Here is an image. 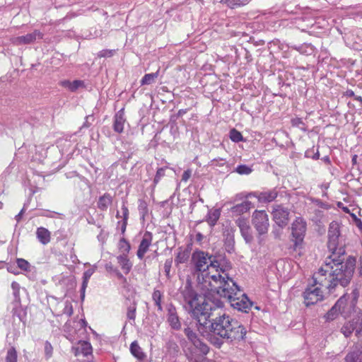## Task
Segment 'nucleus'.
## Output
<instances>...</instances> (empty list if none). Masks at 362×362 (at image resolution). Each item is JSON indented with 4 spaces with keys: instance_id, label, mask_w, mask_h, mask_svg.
Wrapping results in <instances>:
<instances>
[{
    "instance_id": "obj_6",
    "label": "nucleus",
    "mask_w": 362,
    "mask_h": 362,
    "mask_svg": "<svg viewBox=\"0 0 362 362\" xmlns=\"http://www.w3.org/2000/svg\"><path fill=\"white\" fill-rule=\"evenodd\" d=\"M349 296L347 293L342 295L334 303V305L328 310L325 317H333L341 315V317H359L353 312V308L347 303Z\"/></svg>"
},
{
    "instance_id": "obj_9",
    "label": "nucleus",
    "mask_w": 362,
    "mask_h": 362,
    "mask_svg": "<svg viewBox=\"0 0 362 362\" xmlns=\"http://www.w3.org/2000/svg\"><path fill=\"white\" fill-rule=\"evenodd\" d=\"M306 226L305 221L301 217H298L292 223V236L294 242L293 249L295 250L301 245L303 241Z\"/></svg>"
},
{
    "instance_id": "obj_7",
    "label": "nucleus",
    "mask_w": 362,
    "mask_h": 362,
    "mask_svg": "<svg viewBox=\"0 0 362 362\" xmlns=\"http://www.w3.org/2000/svg\"><path fill=\"white\" fill-rule=\"evenodd\" d=\"M221 307L222 303L221 300H217L214 302L201 296L199 300L197 302V305H195L191 311L194 317H199V315L210 317L213 310Z\"/></svg>"
},
{
    "instance_id": "obj_52",
    "label": "nucleus",
    "mask_w": 362,
    "mask_h": 362,
    "mask_svg": "<svg viewBox=\"0 0 362 362\" xmlns=\"http://www.w3.org/2000/svg\"><path fill=\"white\" fill-rule=\"evenodd\" d=\"M259 193H260L259 192H254L248 193L245 195H243V194H237L236 199H242L243 198H249V197H256L257 199V200L259 201L258 194H259Z\"/></svg>"
},
{
    "instance_id": "obj_64",
    "label": "nucleus",
    "mask_w": 362,
    "mask_h": 362,
    "mask_svg": "<svg viewBox=\"0 0 362 362\" xmlns=\"http://www.w3.org/2000/svg\"><path fill=\"white\" fill-rule=\"evenodd\" d=\"M25 211V204L24 205L23 208L21 210V211L15 216V219L18 223L21 221L23 214H24Z\"/></svg>"
},
{
    "instance_id": "obj_1",
    "label": "nucleus",
    "mask_w": 362,
    "mask_h": 362,
    "mask_svg": "<svg viewBox=\"0 0 362 362\" xmlns=\"http://www.w3.org/2000/svg\"><path fill=\"white\" fill-rule=\"evenodd\" d=\"M341 228V223L338 221H333L329 223L327 247L330 254L325 257L317 276L321 284L330 288L337 284H341L342 288L348 286L356 269V258L351 255L345 258V249L339 247Z\"/></svg>"
},
{
    "instance_id": "obj_42",
    "label": "nucleus",
    "mask_w": 362,
    "mask_h": 362,
    "mask_svg": "<svg viewBox=\"0 0 362 362\" xmlns=\"http://www.w3.org/2000/svg\"><path fill=\"white\" fill-rule=\"evenodd\" d=\"M163 295L161 292L158 290H154L153 294H152V298L155 303V305L158 307L159 310H161V299H162Z\"/></svg>"
},
{
    "instance_id": "obj_58",
    "label": "nucleus",
    "mask_w": 362,
    "mask_h": 362,
    "mask_svg": "<svg viewBox=\"0 0 362 362\" xmlns=\"http://www.w3.org/2000/svg\"><path fill=\"white\" fill-rule=\"evenodd\" d=\"M93 272H94V270L92 269H88V270H86L83 273V281H86V283H88V279L92 276Z\"/></svg>"
},
{
    "instance_id": "obj_50",
    "label": "nucleus",
    "mask_w": 362,
    "mask_h": 362,
    "mask_svg": "<svg viewBox=\"0 0 362 362\" xmlns=\"http://www.w3.org/2000/svg\"><path fill=\"white\" fill-rule=\"evenodd\" d=\"M235 223L239 227L240 230L249 226L247 220L246 218H244L243 217H239L235 221Z\"/></svg>"
},
{
    "instance_id": "obj_25",
    "label": "nucleus",
    "mask_w": 362,
    "mask_h": 362,
    "mask_svg": "<svg viewBox=\"0 0 362 362\" xmlns=\"http://www.w3.org/2000/svg\"><path fill=\"white\" fill-rule=\"evenodd\" d=\"M221 216V211L219 209H211L208 211L206 216V221L209 223L211 227H214Z\"/></svg>"
},
{
    "instance_id": "obj_8",
    "label": "nucleus",
    "mask_w": 362,
    "mask_h": 362,
    "mask_svg": "<svg viewBox=\"0 0 362 362\" xmlns=\"http://www.w3.org/2000/svg\"><path fill=\"white\" fill-rule=\"evenodd\" d=\"M214 268L216 269V274H210L209 272L206 271L204 273L198 274L197 276L199 284L202 285L203 287L206 288L208 291H211L212 284H221L222 279H224L226 276L221 270V268H224L223 267H221L219 264V267Z\"/></svg>"
},
{
    "instance_id": "obj_15",
    "label": "nucleus",
    "mask_w": 362,
    "mask_h": 362,
    "mask_svg": "<svg viewBox=\"0 0 362 362\" xmlns=\"http://www.w3.org/2000/svg\"><path fill=\"white\" fill-rule=\"evenodd\" d=\"M152 241V233L150 231H146L142 236L136 252V256L140 260L144 259L146 253L149 250Z\"/></svg>"
},
{
    "instance_id": "obj_32",
    "label": "nucleus",
    "mask_w": 362,
    "mask_h": 362,
    "mask_svg": "<svg viewBox=\"0 0 362 362\" xmlns=\"http://www.w3.org/2000/svg\"><path fill=\"white\" fill-rule=\"evenodd\" d=\"M138 210L141 218L144 219L148 213L147 202L144 199H139Z\"/></svg>"
},
{
    "instance_id": "obj_11",
    "label": "nucleus",
    "mask_w": 362,
    "mask_h": 362,
    "mask_svg": "<svg viewBox=\"0 0 362 362\" xmlns=\"http://www.w3.org/2000/svg\"><path fill=\"white\" fill-rule=\"evenodd\" d=\"M230 303V305L238 310V311H242L243 313H248L249 310L252 308L255 310H260V307L257 305H254L253 303L251 302L245 294L242 295V298L240 299L236 296H233L231 297V299H228Z\"/></svg>"
},
{
    "instance_id": "obj_63",
    "label": "nucleus",
    "mask_w": 362,
    "mask_h": 362,
    "mask_svg": "<svg viewBox=\"0 0 362 362\" xmlns=\"http://www.w3.org/2000/svg\"><path fill=\"white\" fill-rule=\"evenodd\" d=\"M71 81L69 80H64L59 82V85L65 88L70 90Z\"/></svg>"
},
{
    "instance_id": "obj_53",
    "label": "nucleus",
    "mask_w": 362,
    "mask_h": 362,
    "mask_svg": "<svg viewBox=\"0 0 362 362\" xmlns=\"http://www.w3.org/2000/svg\"><path fill=\"white\" fill-rule=\"evenodd\" d=\"M53 347L49 341H46L45 344V353L47 357L49 358L52 355Z\"/></svg>"
},
{
    "instance_id": "obj_18",
    "label": "nucleus",
    "mask_w": 362,
    "mask_h": 362,
    "mask_svg": "<svg viewBox=\"0 0 362 362\" xmlns=\"http://www.w3.org/2000/svg\"><path fill=\"white\" fill-rule=\"evenodd\" d=\"M126 118L124 109L119 110L114 117L113 129L115 132L121 134L123 132Z\"/></svg>"
},
{
    "instance_id": "obj_55",
    "label": "nucleus",
    "mask_w": 362,
    "mask_h": 362,
    "mask_svg": "<svg viewBox=\"0 0 362 362\" xmlns=\"http://www.w3.org/2000/svg\"><path fill=\"white\" fill-rule=\"evenodd\" d=\"M351 217L352 218L356 226L360 230L362 231V221L360 218H358L355 214H351Z\"/></svg>"
},
{
    "instance_id": "obj_56",
    "label": "nucleus",
    "mask_w": 362,
    "mask_h": 362,
    "mask_svg": "<svg viewBox=\"0 0 362 362\" xmlns=\"http://www.w3.org/2000/svg\"><path fill=\"white\" fill-rule=\"evenodd\" d=\"M13 300L12 304H15L16 305H20L21 303V297H20V291H13Z\"/></svg>"
},
{
    "instance_id": "obj_54",
    "label": "nucleus",
    "mask_w": 362,
    "mask_h": 362,
    "mask_svg": "<svg viewBox=\"0 0 362 362\" xmlns=\"http://www.w3.org/2000/svg\"><path fill=\"white\" fill-rule=\"evenodd\" d=\"M121 210H122V220L128 221L129 209L124 202L122 203Z\"/></svg>"
},
{
    "instance_id": "obj_23",
    "label": "nucleus",
    "mask_w": 362,
    "mask_h": 362,
    "mask_svg": "<svg viewBox=\"0 0 362 362\" xmlns=\"http://www.w3.org/2000/svg\"><path fill=\"white\" fill-rule=\"evenodd\" d=\"M178 250L179 251L175 258V264L177 267H178L180 264L187 263L190 256V249L187 248L182 250L181 247H180Z\"/></svg>"
},
{
    "instance_id": "obj_22",
    "label": "nucleus",
    "mask_w": 362,
    "mask_h": 362,
    "mask_svg": "<svg viewBox=\"0 0 362 362\" xmlns=\"http://www.w3.org/2000/svg\"><path fill=\"white\" fill-rule=\"evenodd\" d=\"M131 354L139 361H143L146 358V354L143 351L141 347L136 341H134L130 345Z\"/></svg>"
},
{
    "instance_id": "obj_35",
    "label": "nucleus",
    "mask_w": 362,
    "mask_h": 362,
    "mask_svg": "<svg viewBox=\"0 0 362 362\" xmlns=\"http://www.w3.org/2000/svg\"><path fill=\"white\" fill-rule=\"evenodd\" d=\"M126 305L127 306V317H134L136 314V305L134 300L127 299Z\"/></svg>"
},
{
    "instance_id": "obj_17",
    "label": "nucleus",
    "mask_w": 362,
    "mask_h": 362,
    "mask_svg": "<svg viewBox=\"0 0 362 362\" xmlns=\"http://www.w3.org/2000/svg\"><path fill=\"white\" fill-rule=\"evenodd\" d=\"M254 207L253 204L250 201H244L240 204H238L230 208V212L233 216H241L248 212Z\"/></svg>"
},
{
    "instance_id": "obj_20",
    "label": "nucleus",
    "mask_w": 362,
    "mask_h": 362,
    "mask_svg": "<svg viewBox=\"0 0 362 362\" xmlns=\"http://www.w3.org/2000/svg\"><path fill=\"white\" fill-rule=\"evenodd\" d=\"M279 191L276 188L260 192L259 194H258L259 202L261 203L272 202L277 197Z\"/></svg>"
},
{
    "instance_id": "obj_10",
    "label": "nucleus",
    "mask_w": 362,
    "mask_h": 362,
    "mask_svg": "<svg viewBox=\"0 0 362 362\" xmlns=\"http://www.w3.org/2000/svg\"><path fill=\"white\" fill-rule=\"evenodd\" d=\"M252 224L259 235L266 234L268 231L269 223L268 215L264 210H255L252 214Z\"/></svg>"
},
{
    "instance_id": "obj_62",
    "label": "nucleus",
    "mask_w": 362,
    "mask_h": 362,
    "mask_svg": "<svg viewBox=\"0 0 362 362\" xmlns=\"http://www.w3.org/2000/svg\"><path fill=\"white\" fill-rule=\"evenodd\" d=\"M213 162L215 163V165L216 166H224L226 165L227 168H228V165L226 164V163L224 161L223 159L220 158L219 160L214 159L213 160Z\"/></svg>"
},
{
    "instance_id": "obj_41",
    "label": "nucleus",
    "mask_w": 362,
    "mask_h": 362,
    "mask_svg": "<svg viewBox=\"0 0 362 362\" xmlns=\"http://www.w3.org/2000/svg\"><path fill=\"white\" fill-rule=\"evenodd\" d=\"M17 352L14 347H11L7 351L6 362H17Z\"/></svg>"
},
{
    "instance_id": "obj_47",
    "label": "nucleus",
    "mask_w": 362,
    "mask_h": 362,
    "mask_svg": "<svg viewBox=\"0 0 362 362\" xmlns=\"http://www.w3.org/2000/svg\"><path fill=\"white\" fill-rule=\"evenodd\" d=\"M84 86V82L81 80H74V81H71V87H70V91L75 92L80 87Z\"/></svg>"
},
{
    "instance_id": "obj_43",
    "label": "nucleus",
    "mask_w": 362,
    "mask_h": 362,
    "mask_svg": "<svg viewBox=\"0 0 362 362\" xmlns=\"http://www.w3.org/2000/svg\"><path fill=\"white\" fill-rule=\"evenodd\" d=\"M291 124L293 127H298L303 132L307 131V127L305 126V124L303 122V121L302 120L301 118H299V117L293 118L291 119Z\"/></svg>"
},
{
    "instance_id": "obj_29",
    "label": "nucleus",
    "mask_w": 362,
    "mask_h": 362,
    "mask_svg": "<svg viewBox=\"0 0 362 362\" xmlns=\"http://www.w3.org/2000/svg\"><path fill=\"white\" fill-rule=\"evenodd\" d=\"M77 350L83 356L91 354L93 351L91 344L86 341H80Z\"/></svg>"
},
{
    "instance_id": "obj_34",
    "label": "nucleus",
    "mask_w": 362,
    "mask_h": 362,
    "mask_svg": "<svg viewBox=\"0 0 362 362\" xmlns=\"http://www.w3.org/2000/svg\"><path fill=\"white\" fill-rule=\"evenodd\" d=\"M118 247L122 252V254H126V255H127L131 250L130 243L124 238H122L119 240V243H118Z\"/></svg>"
},
{
    "instance_id": "obj_13",
    "label": "nucleus",
    "mask_w": 362,
    "mask_h": 362,
    "mask_svg": "<svg viewBox=\"0 0 362 362\" xmlns=\"http://www.w3.org/2000/svg\"><path fill=\"white\" fill-rule=\"evenodd\" d=\"M43 36V33L39 30H35L33 33H28L25 35L13 37L11 39V42L16 46L29 45L35 42L37 39H42Z\"/></svg>"
},
{
    "instance_id": "obj_51",
    "label": "nucleus",
    "mask_w": 362,
    "mask_h": 362,
    "mask_svg": "<svg viewBox=\"0 0 362 362\" xmlns=\"http://www.w3.org/2000/svg\"><path fill=\"white\" fill-rule=\"evenodd\" d=\"M180 318H168L170 325L173 329H180L181 328V322Z\"/></svg>"
},
{
    "instance_id": "obj_57",
    "label": "nucleus",
    "mask_w": 362,
    "mask_h": 362,
    "mask_svg": "<svg viewBox=\"0 0 362 362\" xmlns=\"http://www.w3.org/2000/svg\"><path fill=\"white\" fill-rule=\"evenodd\" d=\"M167 309L168 311L169 317H175L176 315V310L175 306H173L171 303L167 305Z\"/></svg>"
},
{
    "instance_id": "obj_5",
    "label": "nucleus",
    "mask_w": 362,
    "mask_h": 362,
    "mask_svg": "<svg viewBox=\"0 0 362 362\" xmlns=\"http://www.w3.org/2000/svg\"><path fill=\"white\" fill-rule=\"evenodd\" d=\"M194 269L198 274H202L208 271L210 267H219V263L215 260V257L208 252L199 250H195L191 259Z\"/></svg>"
},
{
    "instance_id": "obj_33",
    "label": "nucleus",
    "mask_w": 362,
    "mask_h": 362,
    "mask_svg": "<svg viewBox=\"0 0 362 362\" xmlns=\"http://www.w3.org/2000/svg\"><path fill=\"white\" fill-rule=\"evenodd\" d=\"M12 306L13 317H25L27 315L26 309L23 308L21 304L18 305L12 304Z\"/></svg>"
},
{
    "instance_id": "obj_37",
    "label": "nucleus",
    "mask_w": 362,
    "mask_h": 362,
    "mask_svg": "<svg viewBox=\"0 0 362 362\" xmlns=\"http://www.w3.org/2000/svg\"><path fill=\"white\" fill-rule=\"evenodd\" d=\"M229 137L233 142L238 143L244 141L242 134L235 129H232L229 132Z\"/></svg>"
},
{
    "instance_id": "obj_48",
    "label": "nucleus",
    "mask_w": 362,
    "mask_h": 362,
    "mask_svg": "<svg viewBox=\"0 0 362 362\" xmlns=\"http://www.w3.org/2000/svg\"><path fill=\"white\" fill-rule=\"evenodd\" d=\"M310 201L312 202V203L315 204L316 206H317L320 208L325 209H328L329 208V205L327 203L324 202L319 199L311 198Z\"/></svg>"
},
{
    "instance_id": "obj_49",
    "label": "nucleus",
    "mask_w": 362,
    "mask_h": 362,
    "mask_svg": "<svg viewBox=\"0 0 362 362\" xmlns=\"http://www.w3.org/2000/svg\"><path fill=\"white\" fill-rule=\"evenodd\" d=\"M115 52V49H103L100 51L98 54V57H111L114 55Z\"/></svg>"
},
{
    "instance_id": "obj_27",
    "label": "nucleus",
    "mask_w": 362,
    "mask_h": 362,
    "mask_svg": "<svg viewBox=\"0 0 362 362\" xmlns=\"http://www.w3.org/2000/svg\"><path fill=\"white\" fill-rule=\"evenodd\" d=\"M160 69L155 73L146 74L141 78L140 83L141 86L150 85L156 82V79L158 77Z\"/></svg>"
},
{
    "instance_id": "obj_16",
    "label": "nucleus",
    "mask_w": 362,
    "mask_h": 362,
    "mask_svg": "<svg viewBox=\"0 0 362 362\" xmlns=\"http://www.w3.org/2000/svg\"><path fill=\"white\" fill-rule=\"evenodd\" d=\"M187 321L186 322L187 327H185V333L187 335V338L193 343H195V340H198L196 334L192 331L194 327L198 328L199 322L198 318H187Z\"/></svg>"
},
{
    "instance_id": "obj_39",
    "label": "nucleus",
    "mask_w": 362,
    "mask_h": 362,
    "mask_svg": "<svg viewBox=\"0 0 362 362\" xmlns=\"http://www.w3.org/2000/svg\"><path fill=\"white\" fill-rule=\"evenodd\" d=\"M240 230L241 235L247 243H250L253 240V236L251 233V228L250 226L247 228H243Z\"/></svg>"
},
{
    "instance_id": "obj_59",
    "label": "nucleus",
    "mask_w": 362,
    "mask_h": 362,
    "mask_svg": "<svg viewBox=\"0 0 362 362\" xmlns=\"http://www.w3.org/2000/svg\"><path fill=\"white\" fill-rule=\"evenodd\" d=\"M127 226V221L122 220L117 222V226H120L121 228V233L122 235L125 233L126 228Z\"/></svg>"
},
{
    "instance_id": "obj_14",
    "label": "nucleus",
    "mask_w": 362,
    "mask_h": 362,
    "mask_svg": "<svg viewBox=\"0 0 362 362\" xmlns=\"http://www.w3.org/2000/svg\"><path fill=\"white\" fill-rule=\"evenodd\" d=\"M182 296L185 301L189 305V309L192 310L197 302L199 300L200 295H198L193 289L189 281H187L185 288L182 291Z\"/></svg>"
},
{
    "instance_id": "obj_60",
    "label": "nucleus",
    "mask_w": 362,
    "mask_h": 362,
    "mask_svg": "<svg viewBox=\"0 0 362 362\" xmlns=\"http://www.w3.org/2000/svg\"><path fill=\"white\" fill-rule=\"evenodd\" d=\"M192 175V171L190 170H185L182 175V181L187 182Z\"/></svg>"
},
{
    "instance_id": "obj_2",
    "label": "nucleus",
    "mask_w": 362,
    "mask_h": 362,
    "mask_svg": "<svg viewBox=\"0 0 362 362\" xmlns=\"http://www.w3.org/2000/svg\"><path fill=\"white\" fill-rule=\"evenodd\" d=\"M198 319V331L202 335L213 333L233 341L243 339L246 334L245 328L235 318Z\"/></svg>"
},
{
    "instance_id": "obj_44",
    "label": "nucleus",
    "mask_w": 362,
    "mask_h": 362,
    "mask_svg": "<svg viewBox=\"0 0 362 362\" xmlns=\"http://www.w3.org/2000/svg\"><path fill=\"white\" fill-rule=\"evenodd\" d=\"M252 169L247 165H239L235 168V172L240 175H249L252 173Z\"/></svg>"
},
{
    "instance_id": "obj_46",
    "label": "nucleus",
    "mask_w": 362,
    "mask_h": 362,
    "mask_svg": "<svg viewBox=\"0 0 362 362\" xmlns=\"http://www.w3.org/2000/svg\"><path fill=\"white\" fill-rule=\"evenodd\" d=\"M16 262H17V265L18 267L23 270V271H29V269H30V263L24 259H22V258H18L17 260H16Z\"/></svg>"
},
{
    "instance_id": "obj_45",
    "label": "nucleus",
    "mask_w": 362,
    "mask_h": 362,
    "mask_svg": "<svg viewBox=\"0 0 362 362\" xmlns=\"http://www.w3.org/2000/svg\"><path fill=\"white\" fill-rule=\"evenodd\" d=\"M173 264V258H168L165 261L164 263V272L168 279H171L170 269Z\"/></svg>"
},
{
    "instance_id": "obj_26",
    "label": "nucleus",
    "mask_w": 362,
    "mask_h": 362,
    "mask_svg": "<svg viewBox=\"0 0 362 362\" xmlns=\"http://www.w3.org/2000/svg\"><path fill=\"white\" fill-rule=\"evenodd\" d=\"M117 261L121 268L126 274L129 273L132 269V264L127 258V255L122 254L117 257Z\"/></svg>"
},
{
    "instance_id": "obj_36",
    "label": "nucleus",
    "mask_w": 362,
    "mask_h": 362,
    "mask_svg": "<svg viewBox=\"0 0 362 362\" xmlns=\"http://www.w3.org/2000/svg\"><path fill=\"white\" fill-rule=\"evenodd\" d=\"M168 169V168L167 166L158 168L157 169L155 177L153 179V187H155L160 182V180L163 177H165V171Z\"/></svg>"
},
{
    "instance_id": "obj_3",
    "label": "nucleus",
    "mask_w": 362,
    "mask_h": 362,
    "mask_svg": "<svg viewBox=\"0 0 362 362\" xmlns=\"http://www.w3.org/2000/svg\"><path fill=\"white\" fill-rule=\"evenodd\" d=\"M319 271L313 275V284L308 286L303 293L304 298V303L306 306H310L317 303L323 300L324 296L322 291V288H325L328 290L329 293H333L338 286H341V284L336 285L334 288H328L325 284L322 285L317 279Z\"/></svg>"
},
{
    "instance_id": "obj_30",
    "label": "nucleus",
    "mask_w": 362,
    "mask_h": 362,
    "mask_svg": "<svg viewBox=\"0 0 362 362\" xmlns=\"http://www.w3.org/2000/svg\"><path fill=\"white\" fill-rule=\"evenodd\" d=\"M352 299L349 305L353 308V312L356 313V315H361V311L356 307V303L359 297V291L357 288H355L351 292Z\"/></svg>"
},
{
    "instance_id": "obj_12",
    "label": "nucleus",
    "mask_w": 362,
    "mask_h": 362,
    "mask_svg": "<svg viewBox=\"0 0 362 362\" xmlns=\"http://www.w3.org/2000/svg\"><path fill=\"white\" fill-rule=\"evenodd\" d=\"M272 214L274 221L281 228H284L288 225L290 211L287 208L281 205H276L274 207Z\"/></svg>"
},
{
    "instance_id": "obj_31",
    "label": "nucleus",
    "mask_w": 362,
    "mask_h": 362,
    "mask_svg": "<svg viewBox=\"0 0 362 362\" xmlns=\"http://www.w3.org/2000/svg\"><path fill=\"white\" fill-rule=\"evenodd\" d=\"M221 4H226L230 8H235L236 7H240L247 4V0H221Z\"/></svg>"
},
{
    "instance_id": "obj_24",
    "label": "nucleus",
    "mask_w": 362,
    "mask_h": 362,
    "mask_svg": "<svg viewBox=\"0 0 362 362\" xmlns=\"http://www.w3.org/2000/svg\"><path fill=\"white\" fill-rule=\"evenodd\" d=\"M358 323V318H352L351 320L346 322L341 330L344 335L346 337H349L351 333L356 329V325Z\"/></svg>"
},
{
    "instance_id": "obj_21",
    "label": "nucleus",
    "mask_w": 362,
    "mask_h": 362,
    "mask_svg": "<svg viewBox=\"0 0 362 362\" xmlns=\"http://www.w3.org/2000/svg\"><path fill=\"white\" fill-rule=\"evenodd\" d=\"M36 238L38 241L44 245H47L51 240V233L45 227H39L36 230Z\"/></svg>"
},
{
    "instance_id": "obj_19",
    "label": "nucleus",
    "mask_w": 362,
    "mask_h": 362,
    "mask_svg": "<svg viewBox=\"0 0 362 362\" xmlns=\"http://www.w3.org/2000/svg\"><path fill=\"white\" fill-rule=\"evenodd\" d=\"M113 202V197L107 192L98 197L97 207L101 211H105Z\"/></svg>"
},
{
    "instance_id": "obj_28",
    "label": "nucleus",
    "mask_w": 362,
    "mask_h": 362,
    "mask_svg": "<svg viewBox=\"0 0 362 362\" xmlns=\"http://www.w3.org/2000/svg\"><path fill=\"white\" fill-rule=\"evenodd\" d=\"M346 362H362V351L356 350L349 352L345 357Z\"/></svg>"
},
{
    "instance_id": "obj_38",
    "label": "nucleus",
    "mask_w": 362,
    "mask_h": 362,
    "mask_svg": "<svg viewBox=\"0 0 362 362\" xmlns=\"http://www.w3.org/2000/svg\"><path fill=\"white\" fill-rule=\"evenodd\" d=\"M194 345L200 351V353L204 355H206L209 351V346L206 344L203 343L199 339L198 340H195Z\"/></svg>"
},
{
    "instance_id": "obj_40",
    "label": "nucleus",
    "mask_w": 362,
    "mask_h": 362,
    "mask_svg": "<svg viewBox=\"0 0 362 362\" xmlns=\"http://www.w3.org/2000/svg\"><path fill=\"white\" fill-rule=\"evenodd\" d=\"M305 156L306 158H310L313 160H318L320 158V153L318 151V148L316 149V151L315 149V146H313L312 148H308L305 152Z\"/></svg>"
},
{
    "instance_id": "obj_4",
    "label": "nucleus",
    "mask_w": 362,
    "mask_h": 362,
    "mask_svg": "<svg viewBox=\"0 0 362 362\" xmlns=\"http://www.w3.org/2000/svg\"><path fill=\"white\" fill-rule=\"evenodd\" d=\"M230 268V266L221 268V272L226 276L225 278L222 279L221 284L211 285V291L216 292L221 297L227 299H231L232 296H237L238 293L240 291L238 284L227 274V271Z\"/></svg>"
},
{
    "instance_id": "obj_61",
    "label": "nucleus",
    "mask_w": 362,
    "mask_h": 362,
    "mask_svg": "<svg viewBox=\"0 0 362 362\" xmlns=\"http://www.w3.org/2000/svg\"><path fill=\"white\" fill-rule=\"evenodd\" d=\"M205 238V236L202 235L200 232H197L195 235V240L199 245H202L203 240Z\"/></svg>"
}]
</instances>
